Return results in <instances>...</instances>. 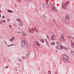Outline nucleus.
I'll use <instances>...</instances> for the list:
<instances>
[{
  "label": "nucleus",
  "mask_w": 74,
  "mask_h": 74,
  "mask_svg": "<svg viewBox=\"0 0 74 74\" xmlns=\"http://www.w3.org/2000/svg\"><path fill=\"white\" fill-rule=\"evenodd\" d=\"M56 48H57V49H58L59 50H60V49H65V50H66V51H68V50L66 47L63 46L62 45H60L56 46Z\"/></svg>",
  "instance_id": "f257e3e1"
},
{
  "label": "nucleus",
  "mask_w": 74,
  "mask_h": 74,
  "mask_svg": "<svg viewBox=\"0 0 74 74\" xmlns=\"http://www.w3.org/2000/svg\"><path fill=\"white\" fill-rule=\"evenodd\" d=\"M21 44L22 47H27L26 42V40H25L23 38L22 39V41H21Z\"/></svg>",
  "instance_id": "f03ea898"
},
{
  "label": "nucleus",
  "mask_w": 74,
  "mask_h": 74,
  "mask_svg": "<svg viewBox=\"0 0 74 74\" xmlns=\"http://www.w3.org/2000/svg\"><path fill=\"white\" fill-rule=\"evenodd\" d=\"M62 60L64 62H67L68 60H69V58L67 55L64 54L63 56V57L62 58Z\"/></svg>",
  "instance_id": "7ed1b4c3"
},
{
  "label": "nucleus",
  "mask_w": 74,
  "mask_h": 74,
  "mask_svg": "<svg viewBox=\"0 0 74 74\" xmlns=\"http://www.w3.org/2000/svg\"><path fill=\"white\" fill-rule=\"evenodd\" d=\"M56 36L55 35V34L54 33L51 36V41H53V40H55V38H56Z\"/></svg>",
  "instance_id": "20e7f679"
},
{
  "label": "nucleus",
  "mask_w": 74,
  "mask_h": 74,
  "mask_svg": "<svg viewBox=\"0 0 74 74\" xmlns=\"http://www.w3.org/2000/svg\"><path fill=\"white\" fill-rule=\"evenodd\" d=\"M51 9L52 10H53V11H56V9L55 7H54V5L53 4H51Z\"/></svg>",
  "instance_id": "39448f33"
},
{
  "label": "nucleus",
  "mask_w": 74,
  "mask_h": 74,
  "mask_svg": "<svg viewBox=\"0 0 74 74\" xmlns=\"http://www.w3.org/2000/svg\"><path fill=\"white\" fill-rule=\"evenodd\" d=\"M20 25H18V27L19 28H21V27H22L23 26V22L21 21L20 23Z\"/></svg>",
  "instance_id": "423d86ee"
},
{
  "label": "nucleus",
  "mask_w": 74,
  "mask_h": 74,
  "mask_svg": "<svg viewBox=\"0 0 74 74\" xmlns=\"http://www.w3.org/2000/svg\"><path fill=\"white\" fill-rule=\"evenodd\" d=\"M49 4H50V3H49V2L48 1H46V5L47 8H49V6H50V5Z\"/></svg>",
  "instance_id": "0eeeda50"
},
{
  "label": "nucleus",
  "mask_w": 74,
  "mask_h": 74,
  "mask_svg": "<svg viewBox=\"0 0 74 74\" xmlns=\"http://www.w3.org/2000/svg\"><path fill=\"white\" fill-rule=\"evenodd\" d=\"M22 35L24 36H25L27 35V34L26 33V32L24 31H22Z\"/></svg>",
  "instance_id": "6e6552de"
},
{
  "label": "nucleus",
  "mask_w": 74,
  "mask_h": 74,
  "mask_svg": "<svg viewBox=\"0 0 74 74\" xmlns=\"http://www.w3.org/2000/svg\"><path fill=\"white\" fill-rule=\"evenodd\" d=\"M45 4H45V3H43L42 4V7L43 8H45V7H46Z\"/></svg>",
  "instance_id": "1a4fd4ad"
},
{
  "label": "nucleus",
  "mask_w": 74,
  "mask_h": 74,
  "mask_svg": "<svg viewBox=\"0 0 74 74\" xmlns=\"http://www.w3.org/2000/svg\"><path fill=\"white\" fill-rule=\"evenodd\" d=\"M15 38L14 37V36H12V38L11 39H10V41H11V42H12V40H14V39Z\"/></svg>",
  "instance_id": "9d476101"
},
{
  "label": "nucleus",
  "mask_w": 74,
  "mask_h": 74,
  "mask_svg": "<svg viewBox=\"0 0 74 74\" xmlns=\"http://www.w3.org/2000/svg\"><path fill=\"white\" fill-rule=\"evenodd\" d=\"M56 44H57V45L59 46L60 45V42L59 41H57L56 42Z\"/></svg>",
  "instance_id": "9b49d317"
},
{
  "label": "nucleus",
  "mask_w": 74,
  "mask_h": 74,
  "mask_svg": "<svg viewBox=\"0 0 74 74\" xmlns=\"http://www.w3.org/2000/svg\"><path fill=\"white\" fill-rule=\"evenodd\" d=\"M71 55H74V52L73 50H71Z\"/></svg>",
  "instance_id": "f8f14e48"
},
{
  "label": "nucleus",
  "mask_w": 74,
  "mask_h": 74,
  "mask_svg": "<svg viewBox=\"0 0 74 74\" xmlns=\"http://www.w3.org/2000/svg\"><path fill=\"white\" fill-rule=\"evenodd\" d=\"M40 41H41L42 42H45V40H44V39H41L40 40Z\"/></svg>",
  "instance_id": "ddd939ff"
},
{
  "label": "nucleus",
  "mask_w": 74,
  "mask_h": 74,
  "mask_svg": "<svg viewBox=\"0 0 74 74\" xmlns=\"http://www.w3.org/2000/svg\"><path fill=\"white\" fill-rule=\"evenodd\" d=\"M71 42L72 44L71 47H73V48H74V44L73 43V42H72V41H71Z\"/></svg>",
  "instance_id": "4468645a"
},
{
  "label": "nucleus",
  "mask_w": 74,
  "mask_h": 74,
  "mask_svg": "<svg viewBox=\"0 0 74 74\" xmlns=\"http://www.w3.org/2000/svg\"><path fill=\"white\" fill-rule=\"evenodd\" d=\"M68 3H67V2H66L64 3V6L66 7L68 5Z\"/></svg>",
  "instance_id": "2eb2a0df"
},
{
  "label": "nucleus",
  "mask_w": 74,
  "mask_h": 74,
  "mask_svg": "<svg viewBox=\"0 0 74 74\" xmlns=\"http://www.w3.org/2000/svg\"><path fill=\"white\" fill-rule=\"evenodd\" d=\"M46 43L47 44V46L49 47L50 46V44H49V42H47Z\"/></svg>",
  "instance_id": "dca6fc26"
},
{
  "label": "nucleus",
  "mask_w": 74,
  "mask_h": 74,
  "mask_svg": "<svg viewBox=\"0 0 74 74\" xmlns=\"http://www.w3.org/2000/svg\"><path fill=\"white\" fill-rule=\"evenodd\" d=\"M29 53H28L27 54H26V58H29Z\"/></svg>",
  "instance_id": "f3484780"
},
{
  "label": "nucleus",
  "mask_w": 74,
  "mask_h": 74,
  "mask_svg": "<svg viewBox=\"0 0 74 74\" xmlns=\"http://www.w3.org/2000/svg\"><path fill=\"white\" fill-rule=\"evenodd\" d=\"M66 19H70V16H69L68 15H67L66 17Z\"/></svg>",
  "instance_id": "a211bd4d"
},
{
  "label": "nucleus",
  "mask_w": 74,
  "mask_h": 74,
  "mask_svg": "<svg viewBox=\"0 0 74 74\" xmlns=\"http://www.w3.org/2000/svg\"><path fill=\"white\" fill-rule=\"evenodd\" d=\"M8 12H13V11H12V10H8Z\"/></svg>",
  "instance_id": "6ab92c4d"
},
{
  "label": "nucleus",
  "mask_w": 74,
  "mask_h": 74,
  "mask_svg": "<svg viewBox=\"0 0 74 74\" xmlns=\"http://www.w3.org/2000/svg\"><path fill=\"white\" fill-rule=\"evenodd\" d=\"M35 42L36 43H37V45L38 46V47H39L40 46V45L39 44V43H38V42H37V41H35Z\"/></svg>",
  "instance_id": "aec40b11"
},
{
  "label": "nucleus",
  "mask_w": 74,
  "mask_h": 74,
  "mask_svg": "<svg viewBox=\"0 0 74 74\" xmlns=\"http://www.w3.org/2000/svg\"><path fill=\"white\" fill-rule=\"evenodd\" d=\"M63 39H64V38H61L59 39V40L60 41H62Z\"/></svg>",
  "instance_id": "412c9836"
},
{
  "label": "nucleus",
  "mask_w": 74,
  "mask_h": 74,
  "mask_svg": "<svg viewBox=\"0 0 74 74\" xmlns=\"http://www.w3.org/2000/svg\"><path fill=\"white\" fill-rule=\"evenodd\" d=\"M51 44L52 45H55V42H51Z\"/></svg>",
  "instance_id": "4be33fe9"
},
{
  "label": "nucleus",
  "mask_w": 74,
  "mask_h": 74,
  "mask_svg": "<svg viewBox=\"0 0 74 74\" xmlns=\"http://www.w3.org/2000/svg\"><path fill=\"white\" fill-rule=\"evenodd\" d=\"M1 21L3 22V23H5V21L4 20H2Z\"/></svg>",
  "instance_id": "5701e85b"
},
{
  "label": "nucleus",
  "mask_w": 74,
  "mask_h": 74,
  "mask_svg": "<svg viewBox=\"0 0 74 74\" xmlns=\"http://www.w3.org/2000/svg\"><path fill=\"white\" fill-rule=\"evenodd\" d=\"M22 59L24 60V59H25V56H23L22 57Z\"/></svg>",
  "instance_id": "b1692460"
},
{
  "label": "nucleus",
  "mask_w": 74,
  "mask_h": 74,
  "mask_svg": "<svg viewBox=\"0 0 74 74\" xmlns=\"http://www.w3.org/2000/svg\"><path fill=\"white\" fill-rule=\"evenodd\" d=\"M27 0L28 2H30V3H32V0Z\"/></svg>",
  "instance_id": "393cba45"
},
{
  "label": "nucleus",
  "mask_w": 74,
  "mask_h": 74,
  "mask_svg": "<svg viewBox=\"0 0 74 74\" xmlns=\"http://www.w3.org/2000/svg\"><path fill=\"white\" fill-rule=\"evenodd\" d=\"M61 38H64V37H63V34H61Z\"/></svg>",
  "instance_id": "a878e982"
},
{
  "label": "nucleus",
  "mask_w": 74,
  "mask_h": 74,
  "mask_svg": "<svg viewBox=\"0 0 74 74\" xmlns=\"http://www.w3.org/2000/svg\"><path fill=\"white\" fill-rule=\"evenodd\" d=\"M29 30L30 33H32V30H31L30 29V28L29 29Z\"/></svg>",
  "instance_id": "bb28decb"
},
{
  "label": "nucleus",
  "mask_w": 74,
  "mask_h": 74,
  "mask_svg": "<svg viewBox=\"0 0 74 74\" xmlns=\"http://www.w3.org/2000/svg\"><path fill=\"white\" fill-rule=\"evenodd\" d=\"M18 21L19 22H21V18H18Z\"/></svg>",
  "instance_id": "cd10ccee"
},
{
  "label": "nucleus",
  "mask_w": 74,
  "mask_h": 74,
  "mask_svg": "<svg viewBox=\"0 0 74 74\" xmlns=\"http://www.w3.org/2000/svg\"><path fill=\"white\" fill-rule=\"evenodd\" d=\"M2 17L3 18V19H4L5 18V16H2Z\"/></svg>",
  "instance_id": "c85d7f7f"
},
{
  "label": "nucleus",
  "mask_w": 74,
  "mask_h": 74,
  "mask_svg": "<svg viewBox=\"0 0 74 74\" xmlns=\"http://www.w3.org/2000/svg\"><path fill=\"white\" fill-rule=\"evenodd\" d=\"M48 73L49 74H51V71H48Z\"/></svg>",
  "instance_id": "c756f323"
},
{
  "label": "nucleus",
  "mask_w": 74,
  "mask_h": 74,
  "mask_svg": "<svg viewBox=\"0 0 74 74\" xmlns=\"http://www.w3.org/2000/svg\"><path fill=\"white\" fill-rule=\"evenodd\" d=\"M8 66H6L5 67V69H8Z\"/></svg>",
  "instance_id": "7c9ffc66"
},
{
  "label": "nucleus",
  "mask_w": 74,
  "mask_h": 74,
  "mask_svg": "<svg viewBox=\"0 0 74 74\" xmlns=\"http://www.w3.org/2000/svg\"><path fill=\"white\" fill-rule=\"evenodd\" d=\"M18 2H19V3H21V0H19V1Z\"/></svg>",
  "instance_id": "2f4dec72"
},
{
  "label": "nucleus",
  "mask_w": 74,
  "mask_h": 74,
  "mask_svg": "<svg viewBox=\"0 0 74 74\" xmlns=\"http://www.w3.org/2000/svg\"><path fill=\"white\" fill-rule=\"evenodd\" d=\"M45 41H46V42L47 43V42H48V41H47V40L46 39H45Z\"/></svg>",
  "instance_id": "473e14b6"
},
{
  "label": "nucleus",
  "mask_w": 74,
  "mask_h": 74,
  "mask_svg": "<svg viewBox=\"0 0 74 74\" xmlns=\"http://www.w3.org/2000/svg\"><path fill=\"white\" fill-rule=\"evenodd\" d=\"M35 31L36 32H38V30H37V29H36Z\"/></svg>",
  "instance_id": "72a5a7b5"
},
{
  "label": "nucleus",
  "mask_w": 74,
  "mask_h": 74,
  "mask_svg": "<svg viewBox=\"0 0 74 74\" xmlns=\"http://www.w3.org/2000/svg\"><path fill=\"white\" fill-rule=\"evenodd\" d=\"M47 38H49V36H48V35H47Z\"/></svg>",
  "instance_id": "f704fd0d"
},
{
  "label": "nucleus",
  "mask_w": 74,
  "mask_h": 74,
  "mask_svg": "<svg viewBox=\"0 0 74 74\" xmlns=\"http://www.w3.org/2000/svg\"><path fill=\"white\" fill-rule=\"evenodd\" d=\"M12 45H10V46H9V45H8V47H10V46H12Z\"/></svg>",
  "instance_id": "c9c22d12"
},
{
  "label": "nucleus",
  "mask_w": 74,
  "mask_h": 74,
  "mask_svg": "<svg viewBox=\"0 0 74 74\" xmlns=\"http://www.w3.org/2000/svg\"><path fill=\"white\" fill-rule=\"evenodd\" d=\"M14 27H16V25L15 24H14Z\"/></svg>",
  "instance_id": "e433bc0d"
},
{
  "label": "nucleus",
  "mask_w": 74,
  "mask_h": 74,
  "mask_svg": "<svg viewBox=\"0 0 74 74\" xmlns=\"http://www.w3.org/2000/svg\"><path fill=\"white\" fill-rule=\"evenodd\" d=\"M19 61H20V62H22V60H21L19 59Z\"/></svg>",
  "instance_id": "4c0bfd02"
},
{
  "label": "nucleus",
  "mask_w": 74,
  "mask_h": 74,
  "mask_svg": "<svg viewBox=\"0 0 74 74\" xmlns=\"http://www.w3.org/2000/svg\"><path fill=\"white\" fill-rule=\"evenodd\" d=\"M9 27H10V28H11V27H11V25H10V26H9Z\"/></svg>",
  "instance_id": "58836bf2"
},
{
  "label": "nucleus",
  "mask_w": 74,
  "mask_h": 74,
  "mask_svg": "<svg viewBox=\"0 0 74 74\" xmlns=\"http://www.w3.org/2000/svg\"><path fill=\"white\" fill-rule=\"evenodd\" d=\"M15 70H16V71H17V70H18V69H16H16H15Z\"/></svg>",
  "instance_id": "ea45409f"
},
{
  "label": "nucleus",
  "mask_w": 74,
  "mask_h": 74,
  "mask_svg": "<svg viewBox=\"0 0 74 74\" xmlns=\"http://www.w3.org/2000/svg\"><path fill=\"white\" fill-rule=\"evenodd\" d=\"M34 32H35L34 30H33V33H34Z\"/></svg>",
  "instance_id": "a19ab883"
},
{
  "label": "nucleus",
  "mask_w": 74,
  "mask_h": 74,
  "mask_svg": "<svg viewBox=\"0 0 74 74\" xmlns=\"http://www.w3.org/2000/svg\"><path fill=\"white\" fill-rule=\"evenodd\" d=\"M17 33H21V32H17Z\"/></svg>",
  "instance_id": "79ce46f5"
},
{
  "label": "nucleus",
  "mask_w": 74,
  "mask_h": 74,
  "mask_svg": "<svg viewBox=\"0 0 74 74\" xmlns=\"http://www.w3.org/2000/svg\"><path fill=\"white\" fill-rule=\"evenodd\" d=\"M16 21H18V19H17Z\"/></svg>",
  "instance_id": "37998d69"
},
{
  "label": "nucleus",
  "mask_w": 74,
  "mask_h": 74,
  "mask_svg": "<svg viewBox=\"0 0 74 74\" xmlns=\"http://www.w3.org/2000/svg\"><path fill=\"white\" fill-rule=\"evenodd\" d=\"M1 23H3V22H2L0 21V24H1Z\"/></svg>",
  "instance_id": "c03bdc74"
},
{
  "label": "nucleus",
  "mask_w": 74,
  "mask_h": 74,
  "mask_svg": "<svg viewBox=\"0 0 74 74\" xmlns=\"http://www.w3.org/2000/svg\"><path fill=\"white\" fill-rule=\"evenodd\" d=\"M8 21H10V19H8Z\"/></svg>",
  "instance_id": "a18cd8bd"
},
{
  "label": "nucleus",
  "mask_w": 74,
  "mask_h": 74,
  "mask_svg": "<svg viewBox=\"0 0 74 74\" xmlns=\"http://www.w3.org/2000/svg\"><path fill=\"white\" fill-rule=\"evenodd\" d=\"M36 45H37V44H35V46H36Z\"/></svg>",
  "instance_id": "49530a36"
},
{
  "label": "nucleus",
  "mask_w": 74,
  "mask_h": 74,
  "mask_svg": "<svg viewBox=\"0 0 74 74\" xmlns=\"http://www.w3.org/2000/svg\"><path fill=\"white\" fill-rule=\"evenodd\" d=\"M17 1H18V2L19 1V0H17Z\"/></svg>",
  "instance_id": "de8ad7c7"
},
{
  "label": "nucleus",
  "mask_w": 74,
  "mask_h": 74,
  "mask_svg": "<svg viewBox=\"0 0 74 74\" xmlns=\"http://www.w3.org/2000/svg\"><path fill=\"white\" fill-rule=\"evenodd\" d=\"M69 38H71V36H69Z\"/></svg>",
  "instance_id": "09e8293b"
},
{
  "label": "nucleus",
  "mask_w": 74,
  "mask_h": 74,
  "mask_svg": "<svg viewBox=\"0 0 74 74\" xmlns=\"http://www.w3.org/2000/svg\"><path fill=\"white\" fill-rule=\"evenodd\" d=\"M73 38L74 39V37H73Z\"/></svg>",
  "instance_id": "8fccbe9b"
},
{
  "label": "nucleus",
  "mask_w": 74,
  "mask_h": 74,
  "mask_svg": "<svg viewBox=\"0 0 74 74\" xmlns=\"http://www.w3.org/2000/svg\"><path fill=\"white\" fill-rule=\"evenodd\" d=\"M0 12H1V10H0Z\"/></svg>",
  "instance_id": "3c124183"
},
{
  "label": "nucleus",
  "mask_w": 74,
  "mask_h": 74,
  "mask_svg": "<svg viewBox=\"0 0 74 74\" xmlns=\"http://www.w3.org/2000/svg\"><path fill=\"white\" fill-rule=\"evenodd\" d=\"M0 22H1V21L0 20Z\"/></svg>",
  "instance_id": "603ef678"
},
{
  "label": "nucleus",
  "mask_w": 74,
  "mask_h": 74,
  "mask_svg": "<svg viewBox=\"0 0 74 74\" xmlns=\"http://www.w3.org/2000/svg\"><path fill=\"white\" fill-rule=\"evenodd\" d=\"M0 15H1V14H0Z\"/></svg>",
  "instance_id": "864d4df0"
},
{
  "label": "nucleus",
  "mask_w": 74,
  "mask_h": 74,
  "mask_svg": "<svg viewBox=\"0 0 74 74\" xmlns=\"http://www.w3.org/2000/svg\"><path fill=\"white\" fill-rule=\"evenodd\" d=\"M1 7V6H0V8Z\"/></svg>",
  "instance_id": "5fc2aeb1"
},
{
  "label": "nucleus",
  "mask_w": 74,
  "mask_h": 74,
  "mask_svg": "<svg viewBox=\"0 0 74 74\" xmlns=\"http://www.w3.org/2000/svg\"><path fill=\"white\" fill-rule=\"evenodd\" d=\"M6 43L7 44V42H6Z\"/></svg>",
  "instance_id": "6e6d98bb"
},
{
  "label": "nucleus",
  "mask_w": 74,
  "mask_h": 74,
  "mask_svg": "<svg viewBox=\"0 0 74 74\" xmlns=\"http://www.w3.org/2000/svg\"><path fill=\"white\" fill-rule=\"evenodd\" d=\"M64 6L63 5V7Z\"/></svg>",
  "instance_id": "4d7b16f0"
},
{
  "label": "nucleus",
  "mask_w": 74,
  "mask_h": 74,
  "mask_svg": "<svg viewBox=\"0 0 74 74\" xmlns=\"http://www.w3.org/2000/svg\"><path fill=\"white\" fill-rule=\"evenodd\" d=\"M25 1H26V0H25Z\"/></svg>",
  "instance_id": "13d9d810"
}]
</instances>
